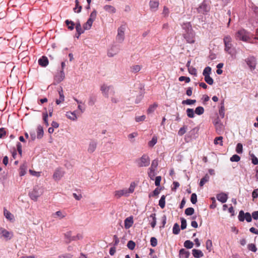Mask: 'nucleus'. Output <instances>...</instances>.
Masks as SVG:
<instances>
[{"label":"nucleus","mask_w":258,"mask_h":258,"mask_svg":"<svg viewBox=\"0 0 258 258\" xmlns=\"http://www.w3.org/2000/svg\"><path fill=\"white\" fill-rule=\"evenodd\" d=\"M44 192V188L41 185H36L34 187L33 190L29 194L30 197L33 201H37Z\"/></svg>","instance_id":"obj_1"},{"label":"nucleus","mask_w":258,"mask_h":258,"mask_svg":"<svg viewBox=\"0 0 258 258\" xmlns=\"http://www.w3.org/2000/svg\"><path fill=\"white\" fill-rule=\"evenodd\" d=\"M235 37L237 40H242L244 42H247L250 39L249 33L244 29L239 30L235 34Z\"/></svg>","instance_id":"obj_2"},{"label":"nucleus","mask_w":258,"mask_h":258,"mask_svg":"<svg viewBox=\"0 0 258 258\" xmlns=\"http://www.w3.org/2000/svg\"><path fill=\"white\" fill-rule=\"evenodd\" d=\"M126 25H121L117 29V34L116 37V40L118 43H122L124 39V32L126 30Z\"/></svg>","instance_id":"obj_3"},{"label":"nucleus","mask_w":258,"mask_h":258,"mask_svg":"<svg viewBox=\"0 0 258 258\" xmlns=\"http://www.w3.org/2000/svg\"><path fill=\"white\" fill-rule=\"evenodd\" d=\"M101 91L106 97H108L109 95H114L115 94V91L112 86H107L104 84L101 87Z\"/></svg>","instance_id":"obj_4"},{"label":"nucleus","mask_w":258,"mask_h":258,"mask_svg":"<svg viewBox=\"0 0 258 258\" xmlns=\"http://www.w3.org/2000/svg\"><path fill=\"white\" fill-rule=\"evenodd\" d=\"M13 236V232L8 231L4 228L0 227V238L8 241Z\"/></svg>","instance_id":"obj_5"},{"label":"nucleus","mask_w":258,"mask_h":258,"mask_svg":"<svg viewBox=\"0 0 258 258\" xmlns=\"http://www.w3.org/2000/svg\"><path fill=\"white\" fill-rule=\"evenodd\" d=\"M97 16V12L96 11H93L90 14V18L87 20V22L83 25L84 30H89L92 25L93 22L95 20Z\"/></svg>","instance_id":"obj_6"},{"label":"nucleus","mask_w":258,"mask_h":258,"mask_svg":"<svg viewBox=\"0 0 258 258\" xmlns=\"http://www.w3.org/2000/svg\"><path fill=\"white\" fill-rule=\"evenodd\" d=\"M232 38L229 36L227 35L224 38V43L225 45V50L230 55H232L231 48L232 44L231 43Z\"/></svg>","instance_id":"obj_7"},{"label":"nucleus","mask_w":258,"mask_h":258,"mask_svg":"<svg viewBox=\"0 0 258 258\" xmlns=\"http://www.w3.org/2000/svg\"><path fill=\"white\" fill-rule=\"evenodd\" d=\"M150 160L149 157L146 155H143L140 158L137 160V163L139 167H146L150 164Z\"/></svg>","instance_id":"obj_8"},{"label":"nucleus","mask_w":258,"mask_h":258,"mask_svg":"<svg viewBox=\"0 0 258 258\" xmlns=\"http://www.w3.org/2000/svg\"><path fill=\"white\" fill-rule=\"evenodd\" d=\"M245 61L251 71L255 70L256 65V60L254 57L249 56L245 59Z\"/></svg>","instance_id":"obj_9"},{"label":"nucleus","mask_w":258,"mask_h":258,"mask_svg":"<svg viewBox=\"0 0 258 258\" xmlns=\"http://www.w3.org/2000/svg\"><path fill=\"white\" fill-rule=\"evenodd\" d=\"M183 36L188 43H195V33L193 31H186L183 33Z\"/></svg>","instance_id":"obj_10"},{"label":"nucleus","mask_w":258,"mask_h":258,"mask_svg":"<svg viewBox=\"0 0 258 258\" xmlns=\"http://www.w3.org/2000/svg\"><path fill=\"white\" fill-rule=\"evenodd\" d=\"M252 215L249 213H244L243 211H240L238 215V219L240 221H243L245 219L247 222H250L252 220Z\"/></svg>","instance_id":"obj_11"},{"label":"nucleus","mask_w":258,"mask_h":258,"mask_svg":"<svg viewBox=\"0 0 258 258\" xmlns=\"http://www.w3.org/2000/svg\"><path fill=\"white\" fill-rule=\"evenodd\" d=\"M97 142L95 140H91L88 144L87 151L89 153H93L97 148Z\"/></svg>","instance_id":"obj_12"},{"label":"nucleus","mask_w":258,"mask_h":258,"mask_svg":"<svg viewBox=\"0 0 258 258\" xmlns=\"http://www.w3.org/2000/svg\"><path fill=\"white\" fill-rule=\"evenodd\" d=\"M79 112H77V111L75 110L74 111H67L66 114V116L67 117L72 120L76 121L77 120L79 116Z\"/></svg>","instance_id":"obj_13"},{"label":"nucleus","mask_w":258,"mask_h":258,"mask_svg":"<svg viewBox=\"0 0 258 258\" xmlns=\"http://www.w3.org/2000/svg\"><path fill=\"white\" fill-rule=\"evenodd\" d=\"M119 48L117 46L113 45L108 49L107 55L109 57H113L119 52Z\"/></svg>","instance_id":"obj_14"},{"label":"nucleus","mask_w":258,"mask_h":258,"mask_svg":"<svg viewBox=\"0 0 258 258\" xmlns=\"http://www.w3.org/2000/svg\"><path fill=\"white\" fill-rule=\"evenodd\" d=\"M64 171L60 168L55 170L53 175V178L55 181L59 180L64 175Z\"/></svg>","instance_id":"obj_15"},{"label":"nucleus","mask_w":258,"mask_h":258,"mask_svg":"<svg viewBox=\"0 0 258 258\" xmlns=\"http://www.w3.org/2000/svg\"><path fill=\"white\" fill-rule=\"evenodd\" d=\"M65 78L64 73L63 70H61L54 77V81L56 83L61 82Z\"/></svg>","instance_id":"obj_16"},{"label":"nucleus","mask_w":258,"mask_h":258,"mask_svg":"<svg viewBox=\"0 0 258 258\" xmlns=\"http://www.w3.org/2000/svg\"><path fill=\"white\" fill-rule=\"evenodd\" d=\"M75 101L78 104V109L79 111V113H80V114L83 113L86 109L85 106V103L83 101L79 100L76 98L74 99Z\"/></svg>","instance_id":"obj_17"},{"label":"nucleus","mask_w":258,"mask_h":258,"mask_svg":"<svg viewBox=\"0 0 258 258\" xmlns=\"http://www.w3.org/2000/svg\"><path fill=\"white\" fill-rule=\"evenodd\" d=\"M114 196L117 198H119L121 196L127 197L128 195L126 189H123L115 191L114 192Z\"/></svg>","instance_id":"obj_18"},{"label":"nucleus","mask_w":258,"mask_h":258,"mask_svg":"<svg viewBox=\"0 0 258 258\" xmlns=\"http://www.w3.org/2000/svg\"><path fill=\"white\" fill-rule=\"evenodd\" d=\"M217 200L222 203L226 202L228 199V195L224 192H221L217 195Z\"/></svg>","instance_id":"obj_19"},{"label":"nucleus","mask_w":258,"mask_h":258,"mask_svg":"<svg viewBox=\"0 0 258 258\" xmlns=\"http://www.w3.org/2000/svg\"><path fill=\"white\" fill-rule=\"evenodd\" d=\"M59 98L56 99L55 102L57 105L60 104L61 103L64 101V96L63 95V90L61 87L58 90Z\"/></svg>","instance_id":"obj_20"},{"label":"nucleus","mask_w":258,"mask_h":258,"mask_svg":"<svg viewBox=\"0 0 258 258\" xmlns=\"http://www.w3.org/2000/svg\"><path fill=\"white\" fill-rule=\"evenodd\" d=\"M103 9L107 13L112 14L115 13L116 11V9L114 7L109 5H105L103 7Z\"/></svg>","instance_id":"obj_21"},{"label":"nucleus","mask_w":258,"mask_h":258,"mask_svg":"<svg viewBox=\"0 0 258 258\" xmlns=\"http://www.w3.org/2000/svg\"><path fill=\"white\" fill-rule=\"evenodd\" d=\"M64 237L68 243H69L72 241L76 240L75 236H72V232L70 231L64 233Z\"/></svg>","instance_id":"obj_22"},{"label":"nucleus","mask_w":258,"mask_h":258,"mask_svg":"<svg viewBox=\"0 0 258 258\" xmlns=\"http://www.w3.org/2000/svg\"><path fill=\"white\" fill-rule=\"evenodd\" d=\"M134 223L133 218L132 217H129L126 218L124 220V227L125 229L130 228Z\"/></svg>","instance_id":"obj_23"},{"label":"nucleus","mask_w":258,"mask_h":258,"mask_svg":"<svg viewBox=\"0 0 258 258\" xmlns=\"http://www.w3.org/2000/svg\"><path fill=\"white\" fill-rule=\"evenodd\" d=\"M38 63L41 67H45L48 64V60L46 56H42L38 59Z\"/></svg>","instance_id":"obj_24"},{"label":"nucleus","mask_w":258,"mask_h":258,"mask_svg":"<svg viewBox=\"0 0 258 258\" xmlns=\"http://www.w3.org/2000/svg\"><path fill=\"white\" fill-rule=\"evenodd\" d=\"M4 214L6 218L8 220L10 221H14V215L6 209H5L4 210Z\"/></svg>","instance_id":"obj_25"},{"label":"nucleus","mask_w":258,"mask_h":258,"mask_svg":"<svg viewBox=\"0 0 258 258\" xmlns=\"http://www.w3.org/2000/svg\"><path fill=\"white\" fill-rule=\"evenodd\" d=\"M159 6V2L156 0H151L150 2V8L154 11L157 10Z\"/></svg>","instance_id":"obj_26"},{"label":"nucleus","mask_w":258,"mask_h":258,"mask_svg":"<svg viewBox=\"0 0 258 258\" xmlns=\"http://www.w3.org/2000/svg\"><path fill=\"white\" fill-rule=\"evenodd\" d=\"M193 256L196 258H200L203 256L204 254L201 250L194 249L192 250Z\"/></svg>","instance_id":"obj_27"},{"label":"nucleus","mask_w":258,"mask_h":258,"mask_svg":"<svg viewBox=\"0 0 258 258\" xmlns=\"http://www.w3.org/2000/svg\"><path fill=\"white\" fill-rule=\"evenodd\" d=\"M189 252L182 248L179 251V257L180 258H188Z\"/></svg>","instance_id":"obj_28"},{"label":"nucleus","mask_w":258,"mask_h":258,"mask_svg":"<svg viewBox=\"0 0 258 258\" xmlns=\"http://www.w3.org/2000/svg\"><path fill=\"white\" fill-rule=\"evenodd\" d=\"M76 29L78 33V36H77V38H79L80 35L84 33V30L82 29L81 25L80 22H78L76 24Z\"/></svg>","instance_id":"obj_29"},{"label":"nucleus","mask_w":258,"mask_h":258,"mask_svg":"<svg viewBox=\"0 0 258 258\" xmlns=\"http://www.w3.org/2000/svg\"><path fill=\"white\" fill-rule=\"evenodd\" d=\"M183 29L184 30V32L186 31H192L191 25L189 22L184 23L182 25Z\"/></svg>","instance_id":"obj_30"},{"label":"nucleus","mask_w":258,"mask_h":258,"mask_svg":"<svg viewBox=\"0 0 258 258\" xmlns=\"http://www.w3.org/2000/svg\"><path fill=\"white\" fill-rule=\"evenodd\" d=\"M215 125L217 132H220L223 130V125L218 120L215 122Z\"/></svg>","instance_id":"obj_31"},{"label":"nucleus","mask_w":258,"mask_h":258,"mask_svg":"<svg viewBox=\"0 0 258 258\" xmlns=\"http://www.w3.org/2000/svg\"><path fill=\"white\" fill-rule=\"evenodd\" d=\"M142 68V66L139 64H136L131 67V70L132 73H136L139 72Z\"/></svg>","instance_id":"obj_32"},{"label":"nucleus","mask_w":258,"mask_h":258,"mask_svg":"<svg viewBox=\"0 0 258 258\" xmlns=\"http://www.w3.org/2000/svg\"><path fill=\"white\" fill-rule=\"evenodd\" d=\"M210 179V177L208 174H206L205 176L201 179L200 182V186H203Z\"/></svg>","instance_id":"obj_33"},{"label":"nucleus","mask_w":258,"mask_h":258,"mask_svg":"<svg viewBox=\"0 0 258 258\" xmlns=\"http://www.w3.org/2000/svg\"><path fill=\"white\" fill-rule=\"evenodd\" d=\"M54 215L59 219H61L64 218L66 216L67 214L64 212L58 211L55 213Z\"/></svg>","instance_id":"obj_34"},{"label":"nucleus","mask_w":258,"mask_h":258,"mask_svg":"<svg viewBox=\"0 0 258 258\" xmlns=\"http://www.w3.org/2000/svg\"><path fill=\"white\" fill-rule=\"evenodd\" d=\"M37 138L40 139L42 137L43 135V127L41 125H39L37 127Z\"/></svg>","instance_id":"obj_35"},{"label":"nucleus","mask_w":258,"mask_h":258,"mask_svg":"<svg viewBox=\"0 0 258 258\" xmlns=\"http://www.w3.org/2000/svg\"><path fill=\"white\" fill-rule=\"evenodd\" d=\"M65 23H66L67 26H68V28L69 29H70V30H72L74 29V26H75V23L73 21H69V20H67L65 21Z\"/></svg>","instance_id":"obj_36"},{"label":"nucleus","mask_w":258,"mask_h":258,"mask_svg":"<svg viewBox=\"0 0 258 258\" xmlns=\"http://www.w3.org/2000/svg\"><path fill=\"white\" fill-rule=\"evenodd\" d=\"M150 218L152 219V221L151 222V226L152 228H154L156 225V214L155 213L152 214L150 216Z\"/></svg>","instance_id":"obj_37"},{"label":"nucleus","mask_w":258,"mask_h":258,"mask_svg":"<svg viewBox=\"0 0 258 258\" xmlns=\"http://www.w3.org/2000/svg\"><path fill=\"white\" fill-rule=\"evenodd\" d=\"M165 196L163 195L159 201V205L162 209L164 208L165 206Z\"/></svg>","instance_id":"obj_38"},{"label":"nucleus","mask_w":258,"mask_h":258,"mask_svg":"<svg viewBox=\"0 0 258 258\" xmlns=\"http://www.w3.org/2000/svg\"><path fill=\"white\" fill-rule=\"evenodd\" d=\"M136 186V184L135 182H133L131 183L130 187L126 189L128 195L134 191Z\"/></svg>","instance_id":"obj_39"},{"label":"nucleus","mask_w":258,"mask_h":258,"mask_svg":"<svg viewBox=\"0 0 258 258\" xmlns=\"http://www.w3.org/2000/svg\"><path fill=\"white\" fill-rule=\"evenodd\" d=\"M186 114L188 117L194 118L195 117V111L193 109L188 108L186 109Z\"/></svg>","instance_id":"obj_40"},{"label":"nucleus","mask_w":258,"mask_h":258,"mask_svg":"<svg viewBox=\"0 0 258 258\" xmlns=\"http://www.w3.org/2000/svg\"><path fill=\"white\" fill-rule=\"evenodd\" d=\"M157 106H158L157 104L155 103L152 105H151L147 110L148 113H151L155 111V110L156 109V108L157 107Z\"/></svg>","instance_id":"obj_41"},{"label":"nucleus","mask_w":258,"mask_h":258,"mask_svg":"<svg viewBox=\"0 0 258 258\" xmlns=\"http://www.w3.org/2000/svg\"><path fill=\"white\" fill-rule=\"evenodd\" d=\"M195 112L196 114L200 115L204 113V108L202 106L197 107L195 110Z\"/></svg>","instance_id":"obj_42"},{"label":"nucleus","mask_w":258,"mask_h":258,"mask_svg":"<svg viewBox=\"0 0 258 258\" xmlns=\"http://www.w3.org/2000/svg\"><path fill=\"white\" fill-rule=\"evenodd\" d=\"M223 137H218L214 139V144L215 145L219 144L220 146H223Z\"/></svg>","instance_id":"obj_43"},{"label":"nucleus","mask_w":258,"mask_h":258,"mask_svg":"<svg viewBox=\"0 0 258 258\" xmlns=\"http://www.w3.org/2000/svg\"><path fill=\"white\" fill-rule=\"evenodd\" d=\"M157 139H158L156 136H154L152 140L148 143V145L151 147H153L157 143Z\"/></svg>","instance_id":"obj_44"},{"label":"nucleus","mask_w":258,"mask_h":258,"mask_svg":"<svg viewBox=\"0 0 258 258\" xmlns=\"http://www.w3.org/2000/svg\"><path fill=\"white\" fill-rule=\"evenodd\" d=\"M75 3H76V7L74 9V10L75 12L79 13L81 11L82 7L81 6H79V0H76Z\"/></svg>","instance_id":"obj_45"},{"label":"nucleus","mask_w":258,"mask_h":258,"mask_svg":"<svg viewBox=\"0 0 258 258\" xmlns=\"http://www.w3.org/2000/svg\"><path fill=\"white\" fill-rule=\"evenodd\" d=\"M180 231L179 226L177 223L174 224L173 227V233L178 234Z\"/></svg>","instance_id":"obj_46"},{"label":"nucleus","mask_w":258,"mask_h":258,"mask_svg":"<svg viewBox=\"0 0 258 258\" xmlns=\"http://www.w3.org/2000/svg\"><path fill=\"white\" fill-rule=\"evenodd\" d=\"M206 248L209 251H211L212 249V242L211 240L208 239L206 242Z\"/></svg>","instance_id":"obj_47"},{"label":"nucleus","mask_w":258,"mask_h":258,"mask_svg":"<svg viewBox=\"0 0 258 258\" xmlns=\"http://www.w3.org/2000/svg\"><path fill=\"white\" fill-rule=\"evenodd\" d=\"M211 73V68L209 67H206L204 70L203 75L205 76H210Z\"/></svg>","instance_id":"obj_48"},{"label":"nucleus","mask_w":258,"mask_h":258,"mask_svg":"<svg viewBox=\"0 0 258 258\" xmlns=\"http://www.w3.org/2000/svg\"><path fill=\"white\" fill-rule=\"evenodd\" d=\"M158 160L157 159H155V160L152 161V164H151V166L150 167V168L151 169V170L154 169V170H155L157 168V166H158Z\"/></svg>","instance_id":"obj_49"},{"label":"nucleus","mask_w":258,"mask_h":258,"mask_svg":"<svg viewBox=\"0 0 258 258\" xmlns=\"http://www.w3.org/2000/svg\"><path fill=\"white\" fill-rule=\"evenodd\" d=\"M194 246V243L190 240H186L184 243V246L187 248H191Z\"/></svg>","instance_id":"obj_50"},{"label":"nucleus","mask_w":258,"mask_h":258,"mask_svg":"<svg viewBox=\"0 0 258 258\" xmlns=\"http://www.w3.org/2000/svg\"><path fill=\"white\" fill-rule=\"evenodd\" d=\"M195 210L192 208H188L185 210V214L187 216L192 215L194 213Z\"/></svg>","instance_id":"obj_51"},{"label":"nucleus","mask_w":258,"mask_h":258,"mask_svg":"<svg viewBox=\"0 0 258 258\" xmlns=\"http://www.w3.org/2000/svg\"><path fill=\"white\" fill-rule=\"evenodd\" d=\"M196 102V100H191V99H186L185 100H183L182 102V104H186V105H191L195 103Z\"/></svg>","instance_id":"obj_52"},{"label":"nucleus","mask_w":258,"mask_h":258,"mask_svg":"<svg viewBox=\"0 0 258 258\" xmlns=\"http://www.w3.org/2000/svg\"><path fill=\"white\" fill-rule=\"evenodd\" d=\"M205 81L210 85H212L214 82L213 79L210 76H205Z\"/></svg>","instance_id":"obj_53"},{"label":"nucleus","mask_w":258,"mask_h":258,"mask_svg":"<svg viewBox=\"0 0 258 258\" xmlns=\"http://www.w3.org/2000/svg\"><path fill=\"white\" fill-rule=\"evenodd\" d=\"M243 146L241 143H238L236 148V151L238 154L242 153Z\"/></svg>","instance_id":"obj_54"},{"label":"nucleus","mask_w":258,"mask_h":258,"mask_svg":"<svg viewBox=\"0 0 258 258\" xmlns=\"http://www.w3.org/2000/svg\"><path fill=\"white\" fill-rule=\"evenodd\" d=\"M135 243L132 240L129 241L127 244V247L131 250L134 249L135 248Z\"/></svg>","instance_id":"obj_55"},{"label":"nucleus","mask_w":258,"mask_h":258,"mask_svg":"<svg viewBox=\"0 0 258 258\" xmlns=\"http://www.w3.org/2000/svg\"><path fill=\"white\" fill-rule=\"evenodd\" d=\"M138 136V133L136 132L133 133L128 135V138L131 142H134V138Z\"/></svg>","instance_id":"obj_56"},{"label":"nucleus","mask_w":258,"mask_h":258,"mask_svg":"<svg viewBox=\"0 0 258 258\" xmlns=\"http://www.w3.org/2000/svg\"><path fill=\"white\" fill-rule=\"evenodd\" d=\"M96 101V99L94 96H90L88 100V105L90 106H93Z\"/></svg>","instance_id":"obj_57"},{"label":"nucleus","mask_w":258,"mask_h":258,"mask_svg":"<svg viewBox=\"0 0 258 258\" xmlns=\"http://www.w3.org/2000/svg\"><path fill=\"white\" fill-rule=\"evenodd\" d=\"M219 113L220 115L222 118H223L224 117V104L222 103L221 104V106L219 109Z\"/></svg>","instance_id":"obj_58"},{"label":"nucleus","mask_w":258,"mask_h":258,"mask_svg":"<svg viewBox=\"0 0 258 258\" xmlns=\"http://www.w3.org/2000/svg\"><path fill=\"white\" fill-rule=\"evenodd\" d=\"M169 14V9L166 7H164L162 15L164 17H166L168 16Z\"/></svg>","instance_id":"obj_59"},{"label":"nucleus","mask_w":258,"mask_h":258,"mask_svg":"<svg viewBox=\"0 0 258 258\" xmlns=\"http://www.w3.org/2000/svg\"><path fill=\"white\" fill-rule=\"evenodd\" d=\"M248 248L249 250H251L253 252H256L257 250V248L254 244L251 243L248 245Z\"/></svg>","instance_id":"obj_60"},{"label":"nucleus","mask_w":258,"mask_h":258,"mask_svg":"<svg viewBox=\"0 0 258 258\" xmlns=\"http://www.w3.org/2000/svg\"><path fill=\"white\" fill-rule=\"evenodd\" d=\"M186 227V220L182 218H181V229H184Z\"/></svg>","instance_id":"obj_61"},{"label":"nucleus","mask_w":258,"mask_h":258,"mask_svg":"<svg viewBox=\"0 0 258 258\" xmlns=\"http://www.w3.org/2000/svg\"><path fill=\"white\" fill-rule=\"evenodd\" d=\"M240 159V157L237 155H234L230 158V161L232 162H238Z\"/></svg>","instance_id":"obj_62"},{"label":"nucleus","mask_w":258,"mask_h":258,"mask_svg":"<svg viewBox=\"0 0 258 258\" xmlns=\"http://www.w3.org/2000/svg\"><path fill=\"white\" fill-rule=\"evenodd\" d=\"M188 71L189 74L195 76L197 75V70L193 67H189Z\"/></svg>","instance_id":"obj_63"},{"label":"nucleus","mask_w":258,"mask_h":258,"mask_svg":"<svg viewBox=\"0 0 258 258\" xmlns=\"http://www.w3.org/2000/svg\"><path fill=\"white\" fill-rule=\"evenodd\" d=\"M151 245L155 247L157 245V240L155 237H152L150 239Z\"/></svg>","instance_id":"obj_64"}]
</instances>
